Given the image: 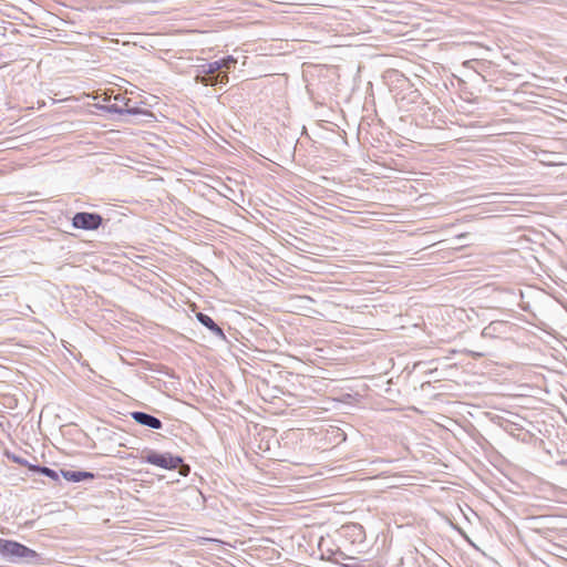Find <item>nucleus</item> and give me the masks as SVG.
Returning <instances> with one entry per match:
<instances>
[{"label": "nucleus", "mask_w": 567, "mask_h": 567, "mask_svg": "<svg viewBox=\"0 0 567 567\" xmlns=\"http://www.w3.org/2000/svg\"><path fill=\"white\" fill-rule=\"evenodd\" d=\"M219 70H221L219 60L199 65L195 80L197 83H202L204 85H216L217 83H227L228 75L226 72H224L223 74L215 75V73Z\"/></svg>", "instance_id": "1"}, {"label": "nucleus", "mask_w": 567, "mask_h": 567, "mask_svg": "<svg viewBox=\"0 0 567 567\" xmlns=\"http://www.w3.org/2000/svg\"><path fill=\"white\" fill-rule=\"evenodd\" d=\"M143 460L146 463H150L152 465L166 468V470H174L177 468L183 460L179 456H173L169 453H157L155 451H147L143 455Z\"/></svg>", "instance_id": "2"}, {"label": "nucleus", "mask_w": 567, "mask_h": 567, "mask_svg": "<svg viewBox=\"0 0 567 567\" xmlns=\"http://www.w3.org/2000/svg\"><path fill=\"white\" fill-rule=\"evenodd\" d=\"M102 223V217L97 214L78 213L73 217V226L81 229H96Z\"/></svg>", "instance_id": "3"}, {"label": "nucleus", "mask_w": 567, "mask_h": 567, "mask_svg": "<svg viewBox=\"0 0 567 567\" xmlns=\"http://www.w3.org/2000/svg\"><path fill=\"white\" fill-rule=\"evenodd\" d=\"M37 556H38V554L34 550L28 548L27 546H24L20 543L12 542L8 559H10V560H19V559L32 560Z\"/></svg>", "instance_id": "4"}, {"label": "nucleus", "mask_w": 567, "mask_h": 567, "mask_svg": "<svg viewBox=\"0 0 567 567\" xmlns=\"http://www.w3.org/2000/svg\"><path fill=\"white\" fill-rule=\"evenodd\" d=\"M132 417L135 422H137L141 425H144V426H147L151 429H155V430L162 427V422L159 419H157L151 414H147L145 412H133Z\"/></svg>", "instance_id": "5"}, {"label": "nucleus", "mask_w": 567, "mask_h": 567, "mask_svg": "<svg viewBox=\"0 0 567 567\" xmlns=\"http://www.w3.org/2000/svg\"><path fill=\"white\" fill-rule=\"evenodd\" d=\"M198 321L204 324L206 328H208L214 334L218 337H224L223 330L214 322V320L202 312L197 313Z\"/></svg>", "instance_id": "6"}, {"label": "nucleus", "mask_w": 567, "mask_h": 567, "mask_svg": "<svg viewBox=\"0 0 567 567\" xmlns=\"http://www.w3.org/2000/svg\"><path fill=\"white\" fill-rule=\"evenodd\" d=\"M65 480L71 482H81L86 478H93V474L89 472L62 471Z\"/></svg>", "instance_id": "7"}, {"label": "nucleus", "mask_w": 567, "mask_h": 567, "mask_svg": "<svg viewBox=\"0 0 567 567\" xmlns=\"http://www.w3.org/2000/svg\"><path fill=\"white\" fill-rule=\"evenodd\" d=\"M503 326H504V322H501V321L492 322L483 329L482 336L483 337H492L496 331H498V328H501Z\"/></svg>", "instance_id": "8"}, {"label": "nucleus", "mask_w": 567, "mask_h": 567, "mask_svg": "<svg viewBox=\"0 0 567 567\" xmlns=\"http://www.w3.org/2000/svg\"><path fill=\"white\" fill-rule=\"evenodd\" d=\"M12 540L0 539V554L8 558L11 549Z\"/></svg>", "instance_id": "9"}, {"label": "nucleus", "mask_w": 567, "mask_h": 567, "mask_svg": "<svg viewBox=\"0 0 567 567\" xmlns=\"http://www.w3.org/2000/svg\"><path fill=\"white\" fill-rule=\"evenodd\" d=\"M219 63L221 69L230 70L237 63V60L234 56L229 55L227 58L219 60Z\"/></svg>", "instance_id": "10"}, {"label": "nucleus", "mask_w": 567, "mask_h": 567, "mask_svg": "<svg viewBox=\"0 0 567 567\" xmlns=\"http://www.w3.org/2000/svg\"><path fill=\"white\" fill-rule=\"evenodd\" d=\"M39 471L42 474H44L45 476H49V477H51L53 480H55L58 477V474L53 470H51L49 467H40Z\"/></svg>", "instance_id": "11"}, {"label": "nucleus", "mask_w": 567, "mask_h": 567, "mask_svg": "<svg viewBox=\"0 0 567 567\" xmlns=\"http://www.w3.org/2000/svg\"><path fill=\"white\" fill-rule=\"evenodd\" d=\"M188 471H189V467H188V466H183V468H182L181 473H182L183 475H187Z\"/></svg>", "instance_id": "12"}, {"label": "nucleus", "mask_w": 567, "mask_h": 567, "mask_svg": "<svg viewBox=\"0 0 567 567\" xmlns=\"http://www.w3.org/2000/svg\"><path fill=\"white\" fill-rule=\"evenodd\" d=\"M203 540H208V542H218L217 539H214V538H203Z\"/></svg>", "instance_id": "13"}]
</instances>
